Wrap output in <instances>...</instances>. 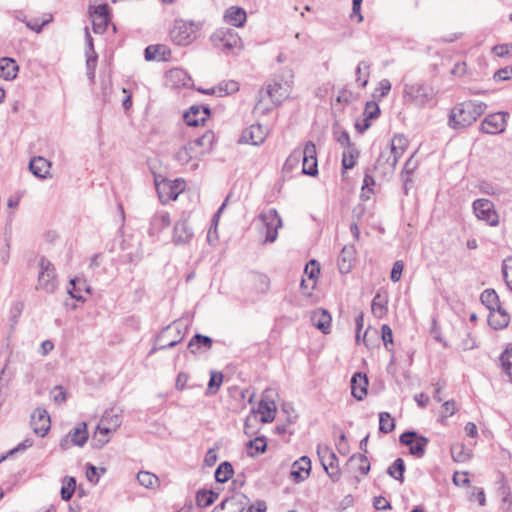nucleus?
Instances as JSON below:
<instances>
[{"mask_svg": "<svg viewBox=\"0 0 512 512\" xmlns=\"http://www.w3.org/2000/svg\"><path fill=\"white\" fill-rule=\"evenodd\" d=\"M481 101L469 100L457 104L449 114L448 125L453 129H463L472 125L486 110Z\"/></svg>", "mask_w": 512, "mask_h": 512, "instance_id": "1", "label": "nucleus"}, {"mask_svg": "<svg viewBox=\"0 0 512 512\" xmlns=\"http://www.w3.org/2000/svg\"><path fill=\"white\" fill-rule=\"evenodd\" d=\"M198 27L193 22L175 20L170 30V38L179 46H187L196 39Z\"/></svg>", "mask_w": 512, "mask_h": 512, "instance_id": "2", "label": "nucleus"}, {"mask_svg": "<svg viewBox=\"0 0 512 512\" xmlns=\"http://www.w3.org/2000/svg\"><path fill=\"white\" fill-rule=\"evenodd\" d=\"M433 96V88L426 83L405 84L404 98L417 106H425L433 99Z\"/></svg>", "mask_w": 512, "mask_h": 512, "instance_id": "3", "label": "nucleus"}, {"mask_svg": "<svg viewBox=\"0 0 512 512\" xmlns=\"http://www.w3.org/2000/svg\"><path fill=\"white\" fill-rule=\"evenodd\" d=\"M399 441L404 446H409L411 455L422 458L425 455L426 447L429 439L423 435L418 434L416 431H405L399 437Z\"/></svg>", "mask_w": 512, "mask_h": 512, "instance_id": "4", "label": "nucleus"}, {"mask_svg": "<svg viewBox=\"0 0 512 512\" xmlns=\"http://www.w3.org/2000/svg\"><path fill=\"white\" fill-rule=\"evenodd\" d=\"M40 272L38 275L37 289H43L48 293H53L56 288V271L54 265L45 257L40 259Z\"/></svg>", "mask_w": 512, "mask_h": 512, "instance_id": "5", "label": "nucleus"}, {"mask_svg": "<svg viewBox=\"0 0 512 512\" xmlns=\"http://www.w3.org/2000/svg\"><path fill=\"white\" fill-rule=\"evenodd\" d=\"M182 323L180 321H174L172 325H169L162 329L157 336L156 341L159 344L158 349L164 350L176 346L183 339L181 333Z\"/></svg>", "mask_w": 512, "mask_h": 512, "instance_id": "6", "label": "nucleus"}, {"mask_svg": "<svg viewBox=\"0 0 512 512\" xmlns=\"http://www.w3.org/2000/svg\"><path fill=\"white\" fill-rule=\"evenodd\" d=\"M259 218L262 220L266 228L265 243H273L278 236V229L282 226V220L276 209L271 208L266 212L260 214Z\"/></svg>", "mask_w": 512, "mask_h": 512, "instance_id": "7", "label": "nucleus"}, {"mask_svg": "<svg viewBox=\"0 0 512 512\" xmlns=\"http://www.w3.org/2000/svg\"><path fill=\"white\" fill-rule=\"evenodd\" d=\"M88 438L89 434L87 431V424L85 422H81L61 439L59 446L62 450H67L72 445L83 447Z\"/></svg>", "mask_w": 512, "mask_h": 512, "instance_id": "8", "label": "nucleus"}, {"mask_svg": "<svg viewBox=\"0 0 512 512\" xmlns=\"http://www.w3.org/2000/svg\"><path fill=\"white\" fill-rule=\"evenodd\" d=\"M302 173L309 176L318 174V161L316 145L308 141L301 149Z\"/></svg>", "mask_w": 512, "mask_h": 512, "instance_id": "9", "label": "nucleus"}, {"mask_svg": "<svg viewBox=\"0 0 512 512\" xmlns=\"http://www.w3.org/2000/svg\"><path fill=\"white\" fill-rule=\"evenodd\" d=\"M289 80H285V83L274 81L273 84L266 86L265 94L271 98L275 105H280L284 99L289 95L290 82H292L293 72L291 69L285 70Z\"/></svg>", "mask_w": 512, "mask_h": 512, "instance_id": "10", "label": "nucleus"}, {"mask_svg": "<svg viewBox=\"0 0 512 512\" xmlns=\"http://www.w3.org/2000/svg\"><path fill=\"white\" fill-rule=\"evenodd\" d=\"M473 210L479 220L485 221L490 226L499 223V217L494 210L493 203L488 199H477L473 202Z\"/></svg>", "mask_w": 512, "mask_h": 512, "instance_id": "11", "label": "nucleus"}, {"mask_svg": "<svg viewBox=\"0 0 512 512\" xmlns=\"http://www.w3.org/2000/svg\"><path fill=\"white\" fill-rule=\"evenodd\" d=\"M211 40L216 46L225 50H231L241 46V38L231 28L218 29L212 34Z\"/></svg>", "mask_w": 512, "mask_h": 512, "instance_id": "12", "label": "nucleus"}, {"mask_svg": "<svg viewBox=\"0 0 512 512\" xmlns=\"http://www.w3.org/2000/svg\"><path fill=\"white\" fill-rule=\"evenodd\" d=\"M508 112H497L488 115L481 123L480 130L485 134H499L505 130Z\"/></svg>", "mask_w": 512, "mask_h": 512, "instance_id": "13", "label": "nucleus"}, {"mask_svg": "<svg viewBox=\"0 0 512 512\" xmlns=\"http://www.w3.org/2000/svg\"><path fill=\"white\" fill-rule=\"evenodd\" d=\"M50 416L45 409L36 408L31 415V427L35 434L44 437L50 429Z\"/></svg>", "mask_w": 512, "mask_h": 512, "instance_id": "14", "label": "nucleus"}, {"mask_svg": "<svg viewBox=\"0 0 512 512\" xmlns=\"http://www.w3.org/2000/svg\"><path fill=\"white\" fill-rule=\"evenodd\" d=\"M211 111L207 106L193 105L183 115V119L188 126L197 127L204 125Z\"/></svg>", "mask_w": 512, "mask_h": 512, "instance_id": "15", "label": "nucleus"}, {"mask_svg": "<svg viewBox=\"0 0 512 512\" xmlns=\"http://www.w3.org/2000/svg\"><path fill=\"white\" fill-rule=\"evenodd\" d=\"M267 137V130L260 124H253L244 129L239 142L258 146L264 142Z\"/></svg>", "mask_w": 512, "mask_h": 512, "instance_id": "16", "label": "nucleus"}, {"mask_svg": "<svg viewBox=\"0 0 512 512\" xmlns=\"http://www.w3.org/2000/svg\"><path fill=\"white\" fill-rule=\"evenodd\" d=\"M311 472V460L307 456H302L292 465L290 477L295 483L303 482Z\"/></svg>", "mask_w": 512, "mask_h": 512, "instance_id": "17", "label": "nucleus"}, {"mask_svg": "<svg viewBox=\"0 0 512 512\" xmlns=\"http://www.w3.org/2000/svg\"><path fill=\"white\" fill-rule=\"evenodd\" d=\"M392 163V155L391 153H388V151L385 149L381 151L380 155L378 156L374 164L373 170L379 173L383 178L386 176H390L394 173V170L397 165Z\"/></svg>", "mask_w": 512, "mask_h": 512, "instance_id": "18", "label": "nucleus"}, {"mask_svg": "<svg viewBox=\"0 0 512 512\" xmlns=\"http://www.w3.org/2000/svg\"><path fill=\"white\" fill-rule=\"evenodd\" d=\"M368 385L369 381L366 374L356 372L351 378V392L353 397L359 401L363 400L367 395Z\"/></svg>", "mask_w": 512, "mask_h": 512, "instance_id": "19", "label": "nucleus"}, {"mask_svg": "<svg viewBox=\"0 0 512 512\" xmlns=\"http://www.w3.org/2000/svg\"><path fill=\"white\" fill-rule=\"evenodd\" d=\"M355 253L353 245H346L342 248L337 260L339 271L342 274H347L351 271L355 260Z\"/></svg>", "mask_w": 512, "mask_h": 512, "instance_id": "20", "label": "nucleus"}, {"mask_svg": "<svg viewBox=\"0 0 512 512\" xmlns=\"http://www.w3.org/2000/svg\"><path fill=\"white\" fill-rule=\"evenodd\" d=\"M193 230L186 219L175 223L173 230V240L175 244H186L193 238Z\"/></svg>", "mask_w": 512, "mask_h": 512, "instance_id": "21", "label": "nucleus"}, {"mask_svg": "<svg viewBox=\"0 0 512 512\" xmlns=\"http://www.w3.org/2000/svg\"><path fill=\"white\" fill-rule=\"evenodd\" d=\"M213 339L202 334H195L188 343V350L191 354L196 355L200 352L208 351L212 348Z\"/></svg>", "mask_w": 512, "mask_h": 512, "instance_id": "22", "label": "nucleus"}, {"mask_svg": "<svg viewBox=\"0 0 512 512\" xmlns=\"http://www.w3.org/2000/svg\"><path fill=\"white\" fill-rule=\"evenodd\" d=\"M50 167L51 163L41 156L33 157L29 163L31 173L40 179L50 177Z\"/></svg>", "mask_w": 512, "mask_h": 512, "instance_id": "23", "label": "nucleus"}, {"mask_svg": "<svg viewBox=\"0 0 512 512\" xmlns=\"http://www.w3.org/2000/svg\"><path fill=\"white\" fill-rule=\"evenodd\" d=\"M156 189L159 199L163 204L169 200H176L181 191L177 185H173L170 181L156 182Z\"/></svg>", "mask_w": 512, "mask_h": 512, "instance_id": "24", "label": "nucleus"}, {"mask_svg": "<svg viewBox=\"0 0 512 512\" xmlns=\"http://www.w3.org/2000/svg\"><path fill=\"white\" fill-rule=\"evenodd\" d=\"M408 145L406 137L402 134L394 135L391 139L389 147L386 149L392 155V164H397L402 157Z\"/></svg>", "mask_w": 512, "mask_h": 512, "instance_id": "25", "label": "nucleus"}, {"mask_svg": "<svg viewBox=\"0 0 512 512\" xmlns=\"http://www.w3.org/2000/svg\"><path fill=\"white\" fill-rule=\"evenodd\" d=\"M311 320L313 325L319 329L322 333L328 334L330 333L331 327V315L325 309H318L313 312L311 316Z\"/></svg>", "mask_w": 512, "mask_h": 512, "instance_id": "26", "label": "nucleus"}, {"mask_svg": "<svg viewBox=\"0 0 512 512\" xmlns=\"http://www.w3.org/2000/svg\"><path fill=\"white\" fill-rule=\"evenodd\" d=\"M224 19L230 25L242 27L247 20V14L243 8L232 6L225 11Z\"/></svg>", "mask_w": 512, "mask_h": 512, "instance_id": "27", "label": "nucleus"}, {"mask_svg": "<svg viewBox=\"0 0 512 512\" xmlns=\"http://www.w3.org/2000/svg\"><path fill=\"white\" fill-rule=\"evenodd\" d=\"M18 71L19 66L13 58H0V77H2L5 80L11 81L17 77Z\"/></svg>", "mask_w": 512, "mask_h": 512, "instance_id": "28", "label": "nucleus"}, {"mask_svg": "<svg viewBox=\"0 0 512 512\" xmlns=\"http://www.w3.org/2000/svg\"><path fill=\"white\" fill-rule=\"evenodd\" d=\"M215 140V135L213 131L207 130L202 136L189 141L188 143L191 144V147L194 151H197L196 148H201V151H198L199 154H203L206 151H209L212 147V144Z\"/></svg>", "mask_w": 512, "mask_h": 512, "instance_id": "29", "label": "nucleus"}, {"mask_svg": "<svg viewBox=\"0 0 512 512\" xmlns=\"http://www.w3.org/2000/svg\"><path fill=\"white\" fill-rule=\"evenodd\" d=\"M70 288H68L69 295L77 300V301H84V297L82 296L81 292L84 290L88 293H90V286L87 285L85 280H82L80 278H73L70 280Z\"/></svg>", "mask_w": 512, "mask_h": 512, "instance_id": "30", "label": "nucleus"}, {"mask_svg": "<svg viewBox=\"0 0 512 512\" xmlns=\"http://www.w3.org/2000/svg\"><path fill=\"white\" fill-rule=\"evenodd\" d=\"M327 456H323V460L321 461L322 466L325 471L329 474V476L334 480L339 479V471H338V457L334 452H327Z\"/></svg>", "mask_w": 512, "mask_h": 512, "instance_id": "31", "label": "nucleus"}, {"mask_svg": "<svg viewBox=\"0 0 512 512\" xmlns=\"http://www.w3.org/2000/svg\"><path fill=\"white\" fill-rule=\"evenodd\" d=\"M257 412L261 415V422L270 423L275 419V403L273 401L261 400Z\"/></svg>", "mask_w": 512, "mask_h": 512, "instance_id": "32", "label": "nucleus"}, {"mask_svg": "<svg viewBox=\"0 0 512 512\" xmlns=\"http://www.w3.org/2000/svg\"><path fill=\"white\" fill-rule=\"evenodd\" d=\"M198 156V151H194L191 144L187 143L180 147L174 155V159L181 165L189 164L193 159Z\"/></svg>", "mask_w": 512, "mask_h": 512, "instance_id": "33", "label": "nucleus"}, {"mask_svg": "<svg viewBox=\"0 0 512 512\" xmlns=\"http://www.w3.org/2000/svg\"><path fill=\"white\" fill-rule=\"evenodd\" d=\"M170 54V50L164 45H149L144 50V56L147 61L155 59L167 60L166 55Z\"/></svg>", "mask_w": 512, "mask_h": 512, "instance_id": "34", "label": "nucleus"}, {"mask_svg": "<svg viewBox=\"0 0 512 512\" xmlns=\"http://www.w3.org/2000/svg\"><path fill=\"white\" fill-rule=\"evenodd\" d=\"M234 474L233 466L230 462H222L215 470V480L218 483H226Z\"/></svg>", "mask_w": 512, "mask_h": 512, "instance_id": "35", "label": "nucleus"}, {"mask_svg": "<svg viewBox=\"0 0 512 512\" xmlns=\"http://www.w3.org/2000/svg\"><path fill=\"white\" fill-rule=\"evenodd\" d=\"M406 467L402 458H397L387 469V474L401 483L404 481Z\"/></svg>", "mask_w": 512, "mask_h": 512, "instance_id": "36", "label": "nucleus"}, {"mask_svg": "<svg viewBox=\"0 0 512 512\" xmlns=\"http://www.w3.org/2000/svg\"><path fill=\"white\" fill-rule=\"evenodd\" d=\"M510 320V316L508 313L497 314L490 311L488 316L489 325L495 329L500 330L508 326Z\"/></svg>", "mask_w": 512, "mask_h": 512, "instance_id": "37", "label": "nucleus"}, {"mask_svg": "<svg viewBox=\"0 0 512 512\" xmlns=\"http://www.w3.org/2000/svg\"><path fill=\"white\" fill-rule=\"evenodd\" d=\"M359 155L360 151L355 146L348 148V151L344 152L342 155L341 164L343 170H349L354 168Z\"/></svg>", "mask_w": 512, "mask_h": 512, "instance_id": "38", "label": "nucleus"}, {"mask_svg": "<svg viewBox=\"0 0 512 512\" xmlns=\"http://www.w3.org/2000/svg\"><path fill=\"white\" fill-rule=\"evenodd\" d=\"M370 64L366 61H361L356 68V82L360 88H365L368 84V77L370 75Z\"/></svg>", "mask_w": 512, "mask_h": 512, "instance_id": "39", "label": "nucleus"}, {"mask_svg": "<svg viewBox=\"0 0 512 512\" xmlns=\"http://www.w3.org/2000/svg\"><path fill=\"white\" fill-rule=\"evenodd\" d=\"M371 310H372V313L376 317H378V318L384 317L388 310L387 309V300H385L384 297H382L379 293H377L372 300Z\"/></svg>", "mask_w": 512, "mask_h": 512, "instance_id": "40", "label": "nucleus"}, {"mask_svg": "<svg viewBox=\"0 0 512 512\" xmlns=\"http://www.w3.org/2000/svg\"><path fill=\"white\" fill-rule=\"evenodd\" d=\"M223 382V374L221 372L211 371L208 387L205 392L207 396H212L218 392Z\"/></svg>", "mask_w": 512, "mask_h": 512, "instance_id": "41", "label": "nucleus"}, {"mask_svg": "<svg viewBox=\"0 0 512 512\" xmlns=\"http://www.w3.org/2000/svg\"><path fill=\"white\" fill-rule=\"evenodd\" d=\"M480 300L489 311H494V308L499 303V297L495 290L486 289L481 293Z\"/></svg>", "mask_w": 512, "mask_h": 512, "instance_id": "42", "label": "nucleus"}, {"mask_svg": "<svg viewBox=\"0 0 512 512\" xmlns=\"http://www.w3.org/2000/svg\"><path fill=\"white\" fill-rule=\"evenodd\" d=\"M395 429L394 419L391 417L389 412L379 413V431L384 434H388Z\"/></svg>", "mask_w": 512, "mask_h": 512, "instance_id": "43", "label": "nucleus"}, {"mask_svg": "<svg viewBox=\"0 0 512 512\" xmlns=\"http://www.w3.org/2000/svg\"><path fill=\"white\" fill-rule=\"evenodd\" d=\"M76 489V479L74 477L66 476L61 487V498L64 501H69Z\"/></svg>", "mask_w": 512, "mask_h": 512, "instance_id": "44", "label": "nucleus"}, {"mask_svg": "<svg viewBox=\"0 0 512 512\" xmlns=\"http://www.w3.org/2000/svg\"><path fill=\"white\" fill-rule=\"evenodd\" d=\"M320 273V266L319 263L312 259L310 260L305 267V274L308 275V279L311 282L310 290H314L316 287V279Z\"/></svg>", "mask_w": 512, "mask_h": 512, "instance_id": "45", "label": "nucleus"}, {"mask_svg": "<svg viewBox=\"0 0 512 512\" xmlns=\"http://www.w3.org/2000/svg\"><path fill=\"white\" fill-rule=\"evenodd\" d=\"M500 362L503 372L508 376L509 380L512 382V347L507 348L505 351L502 352L500 356Z\"/></svg>", "mask_w": 512, "mask_h": 512, "instance_id": "46", "label": "nucleus"}, {"mask_svg": "<svg viewBox=\"0 0 512 512\" xmlns=\"http://www.w3.org/2000/svg\"><path fill=\"white\" fill-rule=\"evenodd\" d=\"M230 498L231 507L236 509V512H243L248 506L250 499L243 493H235Z\"/></svg>", "mask_w": 512, "mask_h": 512, "instance_id": "47", "label": "nucleus"}, {"mask_svg": "<svg viewBox=\"0 0 512 512\" xmlns=\"http://www.w3.org/2000/svg\"><path fill=\"white\" fill-rule=\"evenodd\" d=\"M247 447L249 449H255V453L253 452H249V455L251 457H255L257 456L258 454L260 453H264L267 449V443H266V439L264 436H259V437H256L255 439L253 440H250L248 443H247Z\"/></svg>", "mask_w": 512, "mask_h": 512, "instance_id": "48", "label": "nucleus"}, {"mask_svg": "<svg viewBox=\"0 0 512 512\" xmlns=\"http://www.w3.org/2000/svg\"><path fill=\"white\" fill-rule=\"evenodd\" d=\"M139 483L146 488H153L158 483V477L147 471H140L137 475Z\"/></svg>", "mask_w": 512, "mask_h": 512, "instance_id": "49", "label": "nucleus"}, {"mask_svg": "<svg viewBox=\"0 0 512 512\" xmlns=\"http://www.w3.org/2000/svg\"><path fill=\"white\" fill-rule=\"evenodd\" d=\"M86 74L90 81H94L95 79V71L97 67L98 55L94 53V55L89 54V51H86Z\"/></svg>", "mask_w": 512, "mask_h": 512, "instance_id": "50", "label": "nucleus"}, {"mask_svg": "<svg viewBox=\"0 0 512 512\" xmlns=\"http://www.w3.org/2000/svg\"><path fill=\"white\" fill-rule=\"evenodd\" d=\"M381 338L387 351L392 352L393 346V332L388 324H383L381 327Z\"/></svg>", "mask_w": 512, "mask_h": 512, "instance_id": "51", "label": "nucleus"}, {"mask_svg": "<svg viewBox=\"0 0 512 512\" xmlns=\"http://www.w3.org/2000/svg\"><path fill=\"white\" fill-rule=\"evenodd\" d=\"M151 224L154 227H156L157 229H164V228L170 226L171 221H170L169 213L164 212V213L155 215L152 219Z\"/></svg>", "mask_w": 512, "mask_h": 512, "instance_id": "52", "label": "nucleus"}, {"mask_svg": "<svg viewBox=\"0 0 512 512\" xmlns=\"http://www.w3.org/2000/svg\"><path fill=\"white\" fill-rule=\"evenodd\" d=\"M253 279L258 291L266 292L269 289L270 280L265 274L255 273L253 274Z\"/></svg>", "mask_w": 512, "mask_h": 512, "instance_id": "53", "label": "nucleus"}, {"mask_svg": "<svg viewBox=\"0 0 512 512\" xmlns=\"http://www.w3.org/2000/svg\"><path fill=\"white\" fill-rule=\"evenodd\" d=\"M364 115H365V118L370 121L378 118V116L380 115L379 105L374 101L367 102L365 105Z\"/></svg>", "mask_w": 512, "mask_h": 512, "instance_id": "54", "label": "nucleus"}, {"mask_svg": "<svg viewBox=\"0 0 512 512\" xmlns=\"http://www.w3.org/2000/svg\"><path fill=\"white\" fill-rule=\"evenodd\" d=\"M335 140L342 146L350 148L354 146V144L351 142L350 135L346 130H334L333 132Z\"/></svg>", "mask_w": 512, "mask_h": 512, "instance_id": "55", "label": "nucleus"}, {"mask_svg": "<svg viewBox=\"0 0 512 512\" xmlns=\"http://www.w3.org/2000/svg\"><path fill=\"white\" fill-rule=\"evenodd\" d=\"M109 21V17L92 18L93 31L97 34L104 33L108 27Z\"/></svg>", "mask_w": 512, "mask_h": 512, "instance_id": "56", "label": "nucleus"}, {"mask_svg": "<svg viewBox=\"0 0 512 512\" xmlns=\"http://www.w3.org/2000/svg\"><path fill=\"white\" fill-rule=\"evenodd\" d=\"M451 454L456 462H464L469 457V454L464 451V446L460 444L451 447Z\"/></svg>", "mask_w": 512, "mask_h": 512, "instance_id": "57", "label": "nucleus"}, {"mask_svg": "<svg viewBox=\"0 0 512 512\" xmlns=\"http://www.w3.org/2000/svg\"><path fill=\"white\" fill-rule=\"evenodd\" d=\"M206 489H200L196 493V504L198 507L205 508L209 507L213 504L212 500L209 498V495L206 494Z\"/></svg>", "mask_w": 512, "mask_h": 512, "instance_id": "58", "label": "nucleus"}, {"mask_svg": "<svg viewBox=\"0 0 512 512\" xmlns=\"http://www.w3.org/2000/svg\"><path fill=\"white\" fill-rule=\"evenodd\" d=\"M108 419V416H102L95 433L103 435V437H108L111 432L116 431V429H114L112 426L106 424Z\"/></svg>", "mask_w": 512, "mask_h": 512, "instance_id": "59", "label": "nucleus"}, {"mask_svg": "<svg viewBox=\"0 0 512 512\" xmlns=\"http://www.w3.org/2000/svg\"><path fill=\"white\" fill-rule=\"evenodd\" d=\"M32 445H33V441L31 439H25L24 441L19 443L15 448L11 449L6 455H3L0 458V462H2L7 457H9L17 452L25 451L27 448L31 447Z\"/></svg>", "mask_w": 512, "mask_h": 512, "instance_id": "60", "label": "nucleus"}, {"mask_svg": "<svg viewBox=\"0 0 512 512\" xmlns=\"http://www.w3.org/2000/svg\"><path fill=\"white\" fill-rule=\"evenodd\" d=\"M404 269V264L402 261L398 260L393 264L390 279L392 282L396 283L401 279V275Z\"/></svg>", "mask_w": 512, "mask_h": 512, "instance_id": "61", "label": "nucleus"}, {"mask_svg": "<svg viewBox=\"0 0 512 512\" xmlns=\"http://www.w3.org/2000/svg\"><path fill=\"white\" fill-rule=\"evenodd\" d=\"M496 81H505L512 79V66H507L497 70L493 76Z\"/></svg>", "mask_w": 512, "mask_h": 512, "instance_id": "62", "label": "nucleus"}, {"mask_svg": "<svg viewBox=\"0 0 512 512\" xmlns=\"http://www.w3.org/2000/svg\"><path fill=\"white\" fill-rule=\"evenodd\" d=\"M492 51L498 57H506L512 53V43L496 45Z\"/></svg>", "mask_w": 512, "mask_h": 512, "instance_id": "63", "label": "nucleus"}, {"mask_svg": "<svg viewBox=\"0 0 512 512\" xmlns=\"http://www.w3.org/2000/svg\"><path fill=\"white\" fill-rule=\"evenodd\" d=\"M502 273H503V278L506 282V285L512 291V265L504 262L502 265Z\"/></svg>", "mask_w": 512, "mask_h": 512, "instance_id": "64", "label": "nucleus"}]
</instances>
